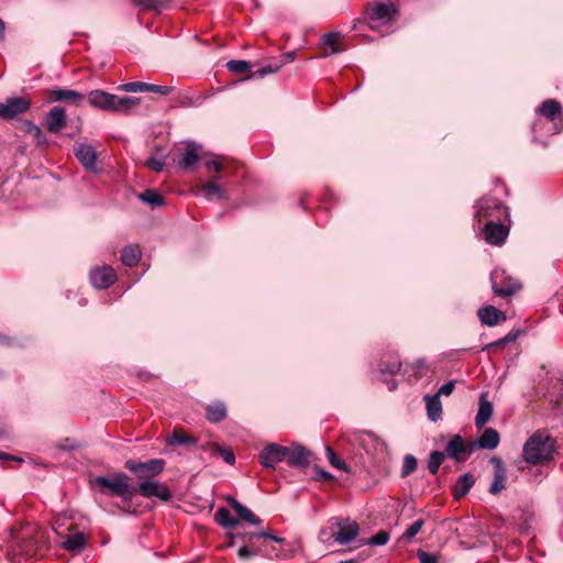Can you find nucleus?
<instances>
[{
  "label": "nucleus",
  "instance_id": "obj_17",
  "mask_svg": "<svg viewBox=\"0 0 563 563\" xmlns=\"http://www.w3.org/2000/svg\"><path fill=\"white\" fill-rule=\"evenodd\" d=\"M200 146L194 142L187 143L181 157L178 161V165L183 170H191L196 164L201 159Z\"/></svg>",
  "mask_w": 563,
  "mask_h": 563
},
{
  "label": "nucleus",
  "instance_id": "obj_4",
  "mask_svg": "<svg viewBox=\"0 0 563 563\" xmlns=\"http://www.w3.org/2000/svg\"><path fill=\"white\" fill-rule=\"evenodd\" d=\"M474 208V219L478 224L503 221L508 217L507 207L495 197H482L475 202Z\"/></svg>",
  "mask_w": 563,
  "mask_h": 563
},
{
  "label": "nucleus",
  "instance_id": "obj_15",
  "mask_svg": "<svg viewBox=\"0 0 563 563\" xmlns=\"http://www.w3.org/2000/svg\"><path fill=\"white\" fill-rule=\"evenodd\" d=\"M140 492L142 496L146 498L157 497L161 500L168 501L172 498V494L167 486L159 484L156 481H143L136 492Z\"/></svg>",
  "mask_w": 563,
  "mask_h": 563
},
{
  "label": "nucleus",
  "instance_id": "obj_48",
  "mask_svg": "<svg viewBox=\"0 0 563 563\" xmlns=\"http://www.w3.org/2000/svg\"><path fill=\"white\" fill-rule=\"evenodd\" d=\"M389 540V533L380 530L375 536L369 538L365 543L371 545H385Z\"/></svg>",
  "mask_w": 563,
  "mask_h": 563
},
{
  "label": "nucleus",
  "instance_id": "obj_38",
  "mask_svg": "<svg viewBox=\"0 0 563 563\" xmlns=\"http://www.w3.org/2000/svg\"><path fill=\"white\" fill-rule=\"evenodd\" d=\"M401 367V362L397 355H388L382 361L380 369L383 373L396 374Z\"/></svg>",
  "mask_w": 563,
  "mask_h": 563
},
{
  "label": "nucleus",
  "instance_id": "obj_24",
  "mask_svg": "<svg viewBox=\"0 0 563 563\" xmlns=\"http://www.w3.org/2000/svg\"><path fill=\"white\" fill-rule=\"evenodd\" d=\"M493 416V404L488 399V394L483 393L478 400V411L475 417V426L482 429Z\"/></svg>",
  "mask_w": 563,
  "mask_h": 563
},
{
  "label": "nucleus",
  "instance_id": "obj_39",
  "mask_svg": "<svg viewBox=\"0 0 563 563\" xmlns=\"http://www.w3.org/2000/svg\"><path fill=\"white\" fill-rule=\"evenodd\" d=\"M445 459V454L440 451L431 452L428 460V470L432 475H435L439 472L441 464Z\"/></svg>",
  "mask_w": 563,
  "mask_h": 563
},
{
  "label": "nucleus",
  "instance_id": "obj_31",
  "mask_svg": "<svg viewBox=\"0 0 563 563\" xmlns=\"http://www.w3.org/2000/svg\"><path fill=\"white\" fill-rule=\"evenodd\" d=\"M141 250L137 245H128L121 252V261L124 265L136 266L141 260Z\"/></svg>",
  "mask_w": 563,
  "mask_h": 563
},
{
  "label": "nucleus",
  "instance_id": "obj_45",
  "mask_svg": "<svg viewBox=\"0 0 563 563\" xmlns=\"http://www.w3.org/2000/svg\"><path fill=\"white\" fill-rule=\"evenodd\" d=\"M325 453H327V457L329 460V463L333 467H335L338 470L347 471V466H346L345 462H343L341 459H339L336 456L335 452L330 446L325 448Z\"/></svg>",
  "mask_w": 563,
  "mask_h": 563
},
{
  "label": "nucleus",
  "instance_id": "obj_23",
  "mask_svg": "<svg viewBox=\"0 0 563 563\" xmlns=\"http://www.w3.org/2000/svg\"><path fill=\"white\" fill-rule=\"evenodd\" d=\"M481 322L488 327L497 325L507 319L505 312L494 306H485L477 311Z\"/></svg>",
  "mask_w": 563,
  "mask_h": 563
},
{
  "label": "nucleus",
  "instance_id": "obj_35",
  "mask_svg": "<svg viewBox=\"0 0 563 563\" xmlns=\"http://www.w3.org/2000/svg\"><path fill=\"white\" fill-rule=\"evenodd\" d=\"M216 520L221 527L225 529H233L239 525V520L233 518L230 511L223 507L217 510Z\"/></svg>",
  "mask_w": 563,
  "mask_h": 563
},
{
  "label": "nucleus",
  "instance_id": "obj_52",
  "mask_svg": "<svg viewBox=\"0 0 563 563\" xmlns=\"http://www.w3.org/2000/svg\"><path fill=\"white\" fill-rule=\"evenodd\" d=\"M175 101L181 107H191L195 103L194 99L186 92H179L175 98Z\"/></svg>",
  "mask_w": 563,
  "mask_h": 563
},
{
  "label": "nucleus",
  "instance_id": "obj_28",
  "mask_svg": "<svg viewBox=\"0 0 563 563\" xmlns=\"http://www.w3.org/2000/svg\"><path fill=\"white\" fill-rule=\"evenodd\" d=\"M475 484V477L471 473L461 475L453 486L452 494L455 499L464 497Z\"/></svg>",
  "mask_w": 563,
  "mask_h": 563
},
{
  "label": "nucleus",
  "instance_id": "obj_7",
  "mask_svg": "<svg viewBox=\"0 0 563 563\" xmlns=\"http://www.w3.org/2000/svg\"><path fill=\"white\" fill-rule=\"evenodd\" d=\"M164 461L159 459H153L146 462H137L134 460L125 462V467L142 481L151 479L161 474L164 470Z\"/></svg>",
  "mask_w": 563,
  "mask_h": 563
},
{
  "label": "nucleus",
  "instance_id": "obj_58",
  "mask_svg": "<svg viewBox=\"0 0 563 563\" xmlns=\"http://www.w3.org/2000/svg\"><path fill=\"white\" fill-rule=\"evenodd\" d=\"M319 475L323 481H331L333 478V476L329 472L323 470L319 471Z\"/></svg>",
  "mask_w": 563,
  "mask_h": 563
},
{
  "label": "nucleus",
  "instance_id": "obj_12",
  "mask_svg": "<svg viewBox=\"0 0 563 563\" xmlns=\"http://www.w3.org/2000/svg\"><path fill=\"white\" fill-rule=\"evenodd\" d=\"M484 240L490 244L499 246L504 244L506 241L508 234H509V228L501 223V221L496 222H486L481 228Z\"/></svg>",
  "mask_w": 563,
  "mask_h": 563
},
{
  "label": "nucleus",
  "instance_id": "obj_19",
  "mask_svg": "<svg viewBox=\"0 0 563 563\" xmlns=\"http://www.w3.org/2000/svg\"><path fill=\"white\" fill-rule=\"evenodd\" d=\"M490 463L494 465V481L489 487V493L496 495L506 487L507 471L499 457L494 456Z\"/></svg>",
  "mask_w": 563,
  "mask_h": 563
},
{
  "label": "nucleus",
  "instance_id": "obj_61",
  "mask_svg": "<svg viewBox=\"0 0 563 563\" xmlns=\"http://www.w3.org/2000/svg\"><path fill=\"white\" fill-rule=\"evenodd\" d=\"M340 563H358V561L355 559H351V560L341 561Z\"/></svg>",
  "mask_w": 563,
  "mask_h": 563
},
{
  "label": "nucleus",
  "instance_id": "obj_3",
  "mask_svg": "<svg viewBox=\"0 0 563 563\" xmlns=\"http://www.w3.org/2000/svg\"><path fill=\"white\" fill-rule=\"evenodd\" d=\"M93 486L100 488L102 494H111L121 497L125 501H131L136 494V488L128 482V475L120 473L113 477L98 476L91 482Z\"/></svg>",
  "mask_w": 563,
  "mask_h": 563
},
{
  "label": "nucleus",
  "instance_id": "obj_53",
  "mask_svg": "<svg viewBox=\"0 0 563 563\" xmlns=\"http://www.w3.org/2000/svg\"><path fill=\"white\" fill-rule=\"evenodd\" d=\"M454 388H455V382L450 380V382L445 383L444 385H442L435 395H439V397L441 395L450 396L453 393Z\"/></svg>",
  "mask_w": 563,
  "mask_h": 563
},
{
  "label": "nucleus",
  "instance_id": "obj_46",
  "mask_svg": "<svg viewBox=\"0 0 563 563\" xmlns=\"http://www.w3.org/2000/svg\"><path fill=\"white\" fill-rule=\"evenodd\" d=\"M410 368L416 379H420L428 373V365L423 360H417L410 364Z\"/></svg>",
  "mask_w": 563,
  "mask_h": 563
},
{
  "label": "nucleus",
  "instance_id": "obj_37",
  "mask_svg": "<svg viewBox=\"0 0 563 563\" xmlns=\"http://www.w3.org/2000/svg\"><path fill=\"white\" fill-rule=\"evenodd\" d=\"M169 444L189 445L197 444V439L190 434H187L181 429H174L169 440Z\"/></svg>",
  "mask_w": 563,
  "mask_h": 563
},
{
  "label": "nucleus",
  "instance_id": "obj_43",
  "mask_svg": "<svg viewBox=\"0 0 563 563\" xmlns=\"http://www.w3.org/2000/svg\"><path fill=\"white\" fill-rule=\"evenodd\" d=\"M227 67L231 73L243 74L250 69L251 65L249 62L234 59L228 62Z\"/></svg>",
  "mask_w": 563,
  "mask_h": 563
},
{
  "label": "nucleus",
  "instance_id": "obj_26",
  "mask_svg": "<svg viewBox=\"0 0 563 563\" xmlns=\"http://www.w3.org/2000/svg\"><path fill=\"white\" fill-rule=\"evenodd\" d=\"M499 441L500 437L497 430L487 428L483 431L479 439L477 441H473L472 443H476V448L494 450L498 446Z\"/></svg>",
  "mask_w": 563,
  "mask_h": 563
},
{
  "label": "nucleus",
  "instance_id": "obj_57",
  "mask_svg": "<svg viewBox=\"0 0 563 563\" xmlns=\"http://www.w3.org/2000/svg\"><path fill=\"white\" fill-rule=\"evenodd\" d=\"M13 343H14V340L12 338L0 333V344L1 345L11 346V345H13Z\"/></svg>",
  "mask_w": 563,
  "mask_h": 563
},
{
  "label": "nucleus",
  "instance_id": "obj_44",
  "mask_svg": "<svg viewBox=\"0 0 563 563\" xmlns=\"http://www.w3.org/2000/svg\"><path fill=\"white\" fill-rule=\"evenodd\" d=\"M282 67H283V63L275 62L273 64H269L267 66H264V67L257 69L256 71H254L252 74V77L262 78L266 75L277 73L279 69H282Z\"/></svg>",
  "mask_w": 563,
  "mask_h": 563
},
{
  "label": "nucleus",
  "instance_id": "obj_60",
  "mask_svg": "<svg viewBox=\"0 0 563 563\" xmlns=\"http://www.w3.org/2000/svg\"><path fill=\"white\" fill-rule=\"evenodd\" d=\"M540 125H541V122H540V121H536V122L532 124V128H531V129H532V132H533L534 134H537L538 129H539V126H540Z\"/></svg>",
  "mask_w": 563,
  "mask_h": 563
},
{
  "label": "nucleus",
  "instance_id": "obj_51",
  "mask_svg": "<svg viewBox=\"0 0 563 563\" xmlns=\"http://www.w3.org/2000/svg\"><path fill=\"white\" fill-rule=\"evenodd\" d=\"M417 556L420 563H439V555L434 553H429L423 550H418Z\"/></svg>",
  "mask_w": 563,
  "mask_h": 563
},
{
  "label": "nucleus",
  "instance_id": "obj_21",
  "mask_svg": "<svg viewBox=\"0 0 563 563\" xmlns=\"http://www.w3.org/2000/svg\"><path fill=\"white\" fill-rule=\"evenodd\" d=\"M46 129L52 133H58L67 124L65 109L62 107L52 108L46 115Z\"/></svg>",
  "mask_w": 563,
  "mask_h": 563
},
{
  "label": "nucleus",
  "instance_id": "obj_11",
  "mask_svg": "<svg viewBox=\"0 0 563 563\" xmlns=\"http://www.w3.org/2000/svg\"><path fill=\"white\" fill-rule=\"evenodd\" d=\"M334 520L338 530L332 532V538L336 543L344 545L357 537L360 531L357 522L343 518H335Z\"/></svg>",
  "mask_w": 563,
  "mask_h": 563
},
{
  "label": "nucleus",
  "instance_id": "obj_22",
  "mask_svg": "<svg viewBox=\"0 0 563 563\" xmlns=\"http://www.w3.org/2000/svg\"><path fill=\"white\" fill-rule=\"evenodd\" d=\"M88 538L84 532H73L69 529V534L65 536L62 541V547L74 554L80 553L87 544Z\"/></svg>",
  "mask_w": 563,
  "mask_h": 563
},
{
  "label": "nucleus",
  "instance_id": "obj_2",
  "mask_svg": "<svg viewBox=\"0 0 563 563\" xmlns=\"http://www.w3.org/2000/svg\"><path fill=\"white\" fill-rule=\"evenodd\" d=\"M523 459L530 464H543L553 457L554 441L542 432L533 433L523 445Z\"/></svg>",
  "mask_w": 563,
  "mask_h": 563
},
{
  "label": "nucleus",
  "instance_id": "obj_59",
  "mask_svg": "<svg viewBox=\"0 0 563 563\" xmlns=\"http://www.w3.org/2000/svg\"><path fill=\"white\" fill-rule=\"evenodd\" d=\"M4 33H5V24L2 21V19H0V40L4 38Z\"/></svg>",
  "mask_w": 563,
  "mask_h": 563
},
{
  "label": "nucleus",
  "instance_id": "obj_33",
  "mask_svg": "<svg viewBox=\"0 0 563 563\" xmlns=\"http://www.w3.org/2000/svg\"><path fill=\"white\" fill-rule=\"evenodd\" d=\"M424 400L427 405L428 417L432 421H437L442 413V405L439 395L426 396Z\"/></svg>",
  "mask_w": 563,
  "mask_h": 563
},
{
  "label": "nucleus",
  "instance_id": "obj_42",
  "mask_svg": "<svg viewBox=\"0 0 563 563\" xmlns=\"http://www.w3.org/2000/svg\"><path fill=\"white\" fill-rule=\"evenodd\" d=\"M417 459L413 455H406L402 463L401 476L407 477L417 468Z\"/></svg>",
  "mask_w": 563,
  "mask_h": 563
},
{
  "label": "nucleus",
  "instance_id": "obj_18",
  "mask_svg": "<svg viewBox=\"0 0 563 563\" xmlns=\"http://www.w3.org/2000/svg\"><path fill=\"white\" fill-rule=\"evenodd\" d=\"M342 34L340 32H329L321 37L322 56L339 54L345 51L342 44Z\"/></svg>",
  "mask_w": 563,
  "mask_h": 563
},
{
  "label": "nucleus",
  "instance_id": "obj_20",
  "mask_svg": "<svg viewBox=\"0 0 563 563\" xmlns=\"http://www.w3.org/2000/svg\"><path fill=\"white\" fill-rule=\"evenodd\" d=\"M31 107V101L25 98L14 97L3 103V118L12 119L18 114L26 112Z\"/></svg>",
  "mask_w": 563,
  "mask_h": 563
},
{
  "label": "nucleus",
  "instance_id": "obj_6",
  "mask_svg": "<svg viewBox=\"0 0 563 563\" xmlns=\"http://www.w3.org/2000/svg\"><path fill=\"white\" fill-rule=\"evenodd\" d=\"M493 291L499 297H509L521 288V284L503 269H495L492 273Z\"/></svg>",
  "mask_w": 563,
  "mask_h": 563
},
{
  "label": "nucleus",
  "instance_id": "obj_34",
  "mask_svg": "<svg viewBox=\"0 0 563 563\" xmlns=\"http://www.w3.org/2000/svg\"><path fill=\"white\" fill-rule=\"evenodd\" d=\"M139 199L152 208L161 207L165 203L164 197L155 189H147L141 192Z\"/></svg>",
  "mask_w": 563,
  "mask_h": 563
},
{
  "label": "nucleus",
  "instance_id": "obj_16",
  "mask_svg": "<svg viewBox=\"0 0 563 563\" xmlns=\"http://www.w3.org/2000/svg\"><path fill=\"white\" fill-rule=\"evenodd\" d=\"M75 155L86 169L93 173L97 172V153L91 145L86 143L77 144L75 146Z\"/></svg>",
  "mask_w": 563,
  "mask_h": 563
},
{
  "label": "nucleus",
  "instance_id": "obj_29",
  "mask_svg": "<svg viewBox=\"0 0 563 563\" xmlns=\"http://www.w3.org/2000/svg\"><path fill=\"white\" fill-rule=\"evenodd\" d=\"M227 407L222 401H214L207 406L206 417L210 422H220L227 417Z\"/></svg>",
  "mask_w": 563,
  "mask_h": 563
},
{
  "label": "nucleus",
  "instance_id": "obj_5",
  "mask_svg": "<svg viewBox=\"0 0 563 563\" xmlns=\"http://www.w3.org/2000/svg\"><path fill=\"white\" fill-rule=\"evenodd\" d=\"M247 538H249V544L241 547L239 549V552H238L239 558L242 559V560H246V559H250V558L258 555V554H262V555H265V556H273V554L269 553L267 550H264L261 547H256L254 540L264 539V541L272 540V541H275L277 543H284L285 542V539L276 537V536L271 534L268 532L249 533ZM262 545L265 547V542H263Z\"/></svg>",
  "mask_w": 563,
  "mask_h": 563
},
{
  "label": "nucleus",
  "instance_id": "obj_1",
  "mask_svg": "<svg viewBox=\"0 0 563 563\" xmlns=\"http://www.w3.org/2000/svg\"><path fill=\"white\" fill-rule=\"evenodd\" d=\"M87 100L91 107L122 114H130L141 102L136 97H120L99 89L90 91Z\"/></svg>",
  "mask_w": 563,
  "mask_h": 563
},
{
  "label": "nucleus",
  "instance_id": "obj_50",
  "mask_svg": "<svg viewBox=\"0 0 563 563\" xmlns=\"http://www.w3.org/2000/svg\"><path fill=\"white\" fill-rule=\"evenodd\" d=\"M519 332H509L506 336L499 339L496 342H493L484 347V350H488L493 346H503L507 343L514 342L518 338Z\"/></svg>",
  "mask_w": 563,
  "mask_h": 563
},
{
  "label": "nucleus",
  "instance_id": "obj_56",
  "mask_svg": "<svg viewBox=\"0 0 563 563\" xmlns=\"http://www.w3.org/2000/svg\"><path fill=\"white\" fill-rule=\"evenodd\" d=\"M295 58H296V53L295 52H288V53H285L282 56V59L278 63H283V66H284L287 63L294 62Z\"/></svg>",
  "mask_w": 563,
  "mask_h": 563
},
{
  "label": "nucleus",
  "instance_id": "obj_49",
  "mask_svg": "<svg viewBox=\"0 0 563 563\" xmlns=\"http://www.w3.org/2000/svg\"><path fill=\"white\" fill-rule=\"evenodd\" d=\"M174 90L172 86H159L154 84H145V92H155L163 96L169 95Z\"/></svg>",
  "mask_w": 563,
  "mask_h": 563
},
{
  "label": "nucleus",
  "instance_id": "obj_64",
  "mask_svg": "<svg viewBox=\"0 0 563 563\" xmlns=\"http://www.w3.org/2000/svg\"><path fill=\"white\" fill-rule=\"evenodd\" d=\"M0 117L3 118V103L0 102Z\"/></svg>",
  "mask_w": 563,
  "mask_h": 563
},
{
  "label": "nucleus",
  "instance_id": "obj_14",
  "mask_svg": "<svg viewBox=\"0 0 563 563\" xmlns=\"http://www.w3.org/2000/svg\"><path fill=\"white\" fill-rule=\"evenodd\" d=\"M117 280L115 271L111 266H101L91 271L90 282L95 288L107 289Z\"/></svg>",
  "mask_w": 563,
  "mask_h": 563
},
{
  "label": "nucleus",
  "instance_id": "obj_63",
  "mask_svg": "<svg viewBox=\"0 0 563 563\" xmlns=\"http://www.w3.org/2000/svg\"><path fill=\"white\" fill-rule=\"evenodd\" d=\"M560 131H561V128H559V126L556 125V123H554V128H553L552 133H559Z\"/></svg>",
  "mask_w": 563,
  "mask_h": 563
},
{
  "label": "nucleus",
  "instance_id": "obj_25",
  "mask_svg": "<svg viewBox=\"0 0 563 563\" xmlns=\"http://www.w3.org/2000/svg\"><path fill=\"white\" fill-rule=\"evenodd\" d=\"M227 500L241 520L255 526L261 523V519L251 509L240 504L235 498L228 497Z\"/></svg>",
  "mask_w": 563,
  "mask_h": 563
},
{
  "label": "nucleus",
  "instance_id": "obj_30",
  "mask_svg": "<svg viewBox=\"0 0 563 563\" xmlns=\"http://www.w3.org/2000/svg\"><path fill=\"white\" fill-rule=\"evenodd\" d=\"M309 452L303 448L288 449V454L285 459L290 466H306L309 463Z\"/></svg>",
  "mask_w": 563,
  "mask_h": 563
},
{
  "label": "nucleus",
  "instance_id": "obj_10",
  "mask_svg": "<svg viewBox=\"0 0 563 563\" xmlns=\"http://www.w3.org/2000/svg\"><path fill=\"white\" fill-rule=\"evenodd\" d=\"M288 448L277 443L266 445L260 453V462L265 468L275 470L276 465L285 461Z\"/></svg>",
  "mask_w": 563,
  "mask_h": 563
},
{
  "label": "nucleus",
  "instance_id": "obj_54",
  "mask_svg": "<svg viewBox=\"0 0 563 563\" xmlns=\"http://www.w3.org/2000/svg\"><path fill=\"white\" fill-rule=\"evenodd\" d=\"M145 166L148 167L151 170H154L156 173L161 172L164 167V162L162 161H158L156 158H150L146 163H145Z\"/></svg>",
  "mask_w": 563,
  "mask_h": 563
},
{
  "label": "nucleus",
  "instance_id": "obj_9",
  "mask_svg": "<svg viewBox=\"0 0 563 563\" xmlns=\"http://www.w3.org/2000/svg\"><path fill=\"white\" fill-rule=\"evenodd\" d=\"M366 16L371 22H383L388 24L394 21L398 14V10L393 3H375L366 8Z\"/></svg>",
  "mask_w": 563,
  "mask_h": 563
},
{
  "label": "nucleus",
  "instance_id": "obj_47",
  "mask_svg": "<svg viewBox=\"0 0 563 563\" xmlns=\"http://www.w3.org/2000/svg\"><path fill=\"white\" fill-rule=\"evenodd\" d=\"M145 84L142 81H131L120 85L118 89L126 92H145Z\"/></svg>",
  "mask_w": 563,
  "mask_h": 563
},
{
  "label": "nucleus",
  "instance_id": "obj_32",
  "mask_svg": "<svg viewBox=\"0 0 563 563\" xmlns=\"http://www.w3.org/2000/svg\"><path fill=\"white\" fill-rule=\"evenodd\" d=\"M198 190L209 200L214 197L219 199H225L227 196L221 187L214 183V180H208L206 184L201 185Z\"/></svg>",
  "mask_w": 563,
  "mask_h": 563
},
{
  "label": "nucleus",
  "instance_id": "obj_55",
  "mask_svg": "<svg viewBox=\"0 0 563 563\" xmlns=\"http://www.w3.org/2000/svg\"><path fill=\"white\" fill-rule=\"evenodd\" d=\"M205 166L207 167V169L213 168L217 173H220L223 169V164L219 159L207 161Z\"/></svg>",
  "mask_w": 563,
  "mask_h": 563
},
{
  "label": "nucleus",
  "instance_id": "obj_62",
  "mask_svg": "<svg viewBox=\"0 0 563 563\" xmlns=\"http://www.w3.org/2000/svg\"><path fill=\"white\" fill-rule=\"evenodd\" d=\"M388 385H389V390H394L396 388V383L394 380L388 383Z\"/></svg>",
  "mask_w": 563,
  "mask_h": 563
},
{
  "label": "nucleus",
  "instance_id": "obj_36",
  "mask_svg": "<svg viewBox=\"0 0 563 563\" xmlns=\"http://www.w3.org/2000/svg\"><path fill=\"white\" fill-rule=\"evenodd\" d=\"M205 449H208L212 456L220 455L230 465H233L235 462L234 453L229 449L221 448L217 443H209Z\"/></svg>",
  "mask_w": 563,
  "mask_h": 563
},
{
  "label": "nucleus",
  "instance_id": "obj_27",
  "mask_svg": "<svg viewBox=\"0 0 563 563\" xmlns=\"http://www.w3.org/2000/svg\"><path fill=\"white\" fill-rule=\"evenodd\" d=\"M561 112L562 106L554 99H548L543 101L538 108V113L552 122H554L561 115Z\"/></svg>",
  "mask_w": 563,
  "mask_h": 563
},
{
  "label": "nucleus",
  "instance_id": "obj_13",
  "mask_svg": "<svg viewBox=\"0 0 563 563\" xmlns=\"http://www.w3.org/2000/svg\"><path fill=\"white\" fill-rule=\"evenodd\" d=\"M47 95L51 102H66L75 107H80L85 101V95L73 89L54 88Z\"/></svg>",
  "mask_w": 563,
  "mask_h": 563
},
{
  "label": "nucleus",
  "instance_id": "obj_40",
  "mask_svg": "<svg viewBox=\"0 0 563 563\" xmlns=\"http://www.w3.org/2000/svg\"><path fill=\"white\" fill-rule=\"evenodd\" d=\"M25 131L33 136L36 145L45 144L46 137L38 125L29 121L25 123Z\"/></svg>",
  "mask_w": 563,
  "mask_h": 563
},
{
  "label": "nucleus",
  "instance_id": "obj_41",
  "mask_svg": "<svg viewBox=\"0 0 563 563\" xmlns=\"http://www.w3.org/2000/svg\"><path fill=\"white\" fill-rule=\"evenodd\" d=\"M424 525L423 519H418L413 523H411L406 531L402 534V539L410 541L412 538H415L421 530V528Z\"/></svg>",
  "mask_w": 563,
  "mask_h": 563
},
{
  "label": "nucleus",
  "instance_id": "obj_8",
  "mask_svg": "<svg viewBox=\"0 0 563 563\" xmlns=\"http://www.w3.org/2000/svg\"><path fill=\"white\" fill-rule=\"evenodd\" d=\"M475 449L476 443H465L461 435L455 434L449 440L445 446V452L450 459L456 462H464L475 451Z\"/></svg>",
  "mask_w": 563,
  "mask_h": 563
}]
</instances>
